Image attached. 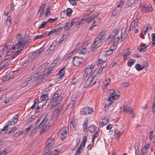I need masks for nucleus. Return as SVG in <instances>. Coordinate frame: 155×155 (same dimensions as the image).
I'll use <instances>...</instances> for the list:
<instances>
[{
	"label": "nucleus",
	"mask_w": 155,
	"mask_h": 155,
	"mask_svg": "<svg viewBox=\"0 0 155 155\" xmlns=\"http://www.w3.org/2000/svg\"><path fill=\"white\" fill-rule=\"evenodd\" d=\"M51 124L50 120L44 115L39 117L35 123V126L31 131V134H34L38 129H40V135L47 132Z\"/></svg>",
	"instance_id": "f257e3e1"
},
{
	"label": "nucleus",
	"mask_w": 155,
	"mask_h": 155,
	"mask_svg": "<svg viewBox=\"0 0 155 155\" xmlns=\"http://www.w3.org/2000/svg\"><path fill=\"white\" fill-rule=\"evenodd\" d=\"M46 143L44 153L45 155H50L51 153L50 150L54 143V140L53 139H49L47 141Z\"/></svg>",
	"instance_id": "f03ea898"
},
{
	"label": "nucleus",
	"mask_w": 155,
	"mask_h": 155,
	"mask_svg": "<svg viewBox=\"0 0 155 155\" xmlns=\"http://www.w3.org/2000/svg\"><path fill=\"white\" fill-rule=\"evenodd\" d=\"M62 92L60 90H58L56 91L55 93L53 96V99H55L52 104L54 107L56 106L59 104L63 98V96H61Z\"/></svg>",
	"instance_id": "7ed1b4c3"
},
{
	"label": "nucleus",
	"mask_w": 155,
	"mask_h": 155,
	"mask_svg": "<svg viewBox=\"0 0 155 155\" xmlns=\"http://www.w3.org/2000/svg\"><path fill=\"white\" fill-rule=\"evenodd\" d=\"M43 65L40 66L39 68V71L38 72L42 77L41 79H45L48 75L50 74L48 68L43 67Z\"/></svg>",
	"instance_id": "20e7f679"
},
{
	"label": "nucleus",
	"mask_w": 155,
	"mask_h": 155,
	"mask_svg": "<svg viewBox=\"0 0 155 155\" xmlns=\"http://www.w3.org/2000/svg\"><path fill=\"white\" fill-rule=\"evenodd\" d=\"M30 42V39H23L22 38H21L19 39L18 42L17 44V46L18 48H23L25 47V44H28Z\"/></svg>",
	"instance_id": "39448f33"
},
{
	"label": "nucleus",
	"mask_w": 155,
	"mask_h": 155,
	"mask_svg": "<svg viewBox=\"0 0 155 155\" xmlns=\"http://www.w3.org/2000/svg\"><path fill=\"white\" fill-rule=\"evenodd\" d=\"M95 71H94V72L91 74V76L88 77L85 81L84 85V88L88 87L91 84L93 80L96 75V74H95Z\"/></svg>",
	"instance_id": "423d86ee"
},
{
	"label": "nucleus",
	"mask_w": 155,
	"mask_h": 155,
	"mask_svg": "<svg viewBox=\"0 0 155 155\" xmlns=\"http://www.w3.org/2000/svg\"><path fill=\"white\" fill-rule=\"evenodd\" d=\"M12 59L11 58H6L3 60L0 63V70L3 68H5L8 67L10 64V60Z\"/></svg>",
	"instance_id": "0eeeda50"
},
{
	"label": "nucleus",
	"mask_w": 155,
	"mask_h": 155,
	"mask_svg": "<svg viewBox=\"0 0 155 155\" xmlns=\"http://www.w3.org/2000/svg\"><path fill=\"white\" fill-rule=\"evenodd\" d=\"M110 94L108 98V100H110L111 98L116 100L120 97V93L119 92H117L112 89H110Z\"/></svg>",
	"instance_id": "6e6552de"
},
{
	"label": "nucleus",
	"mask_w": 155,
	"mask_h": 155,
	"mask_svg": "<svg viewBox=\"0 0 155 155\" xmlns=\"http://www.w3.org/2000/svg\"><path fill=\"white\" fill-rule=\"evenodd\" d=\"M93 108L89 107H85L82 108L80 111V113L82 115H86L89 114H92L94 111L92 110Z\"/></svg>",
	"instance_id": "1a4fd4ad"
},
{
	"label": "nucleus",
	"mask_w": 155,
	"mask_h": 155,
	"mask_svg": "<svg viewBox=\"0 0 155 155\" xmlns=\"http://www.w3.org/2000/svg\"><path fill=\"white\" fill-rule=\"evenodd\" d=\"M84 62V60L83 58L78 56L74 57L73 59V64L75 66H79Z\"/></svg>",
	"instance_id": "9d476101"
},
{
	"label": "nucleus",
	"mask_w": 155,
	"mask_h": 155,
	"mask_svg": "<svg viewBox=\"0 0 155 155\" xmlns=\"http://www.w3.org/2000/svg\"><path fill=\"white\" fill-rule=\"evenodd\" d=\"M123 111L124 113H127L129 114H133L134 112V109L131 107L124 105Z\"/></svg>",
	"instance_id": "9b49d317"
},
{
	"label": "nucleus",
	"mask_w": 155,
	"mask_h": 155,
	"mask_svg": "<svg viewBox=\"0 0 155 155\" xmlns=\"http://www.w3.org/2000/svg\"><path fill=\"white\" fill-rule=\"evenodd\" d=\"M41 78L42 77L37 72L34 74L29 78H28L29 79V80L31 83L34 81H36Z\"/></svg>",
	"instance_id": "f8f14e48"
},
{
	"label": "nucleus",
	"mask_w": 155,
	"mask_h": 155,
	"mask_svg": "<svg viewBox=\"0 0 155 155\" xmlns=\"http://www.w3.org/2000/svg\"><path fill=\"white\" fill-rule=\"evenodd\" d=\"M56 64V62L54 63V61L48 68L49 72H50V74L54 73L57 70L55 69V68H56V67H55Z\"/></svg>",
	"instance_id": "ddd939ff"
},
{
	"label": "nucleus",
	"mask_w": 155,
	"mask_h": 155,
	"mask_svg": "<svg viewBox=\"0 0 155 155\" xmlns=\"http://www.w3.org/2000/svg\"><path fill=\"white\" fill-rule=\"evenodd\" d=\"M140 10L143 12L147 13L150 12L153 9L151 7H150L148 6H143L142 4H140Z\"/></svg>",
	"instance_id": "4468645a"
},
{
	"label": "nucleus",
	"mask_w": 155,
	"mask_h": 155,
	"mask_svg": "<svg viewBox=\"0 0 155 155\" xmlns=\"http://www.w3.org/2000/svg\"><path fill=\"white\" fill-rule=\"evenodd\" d=\"M120 31L119 30L115 29L111 33L110 35L108 37L107 39L108 40H111V39L110 40V38H113L115 36L117 35L118 34V33Z\"/></svg>",
	"instance_id": "2eb2a0df"
},
{
	"label": "nucleus",
	"mask_w": 155,
	"mask_h": 155,
	"mask_svg": "<svg viewBox=\"0 0 155 155\" xmlns=\"http://www.w3.org/2000/svg\"><path fill=\"white\" fill-rule=\"evenodd\" d=\"M17 44L15 45H13L12 47H11L9 50L7 52V55L10 56L11 54L16 50V49H18L19 48H17Z\"/></svg>",
	"instance_id": "dca6fc26"
},
{
	"label": "nucleus",
	"mask_w": 155,
	"mask_h": 155,
	"mask_svg": "<svg viewBox=\"0 0 155 155\" xmlns=\"http://www.w3.org/2000/svg\"><path fill=\"white\" fill-rule=\"evenodd\" d=\"M148 46V45L147 46L145 44H143L137 47V49L140 52H145Z\"/></svg>",
	"instance_id": "f3484780"
},
{
	"label": "nucleus",
	"mask_w": 155,
	"mask_h": 155,
	"mask_svg": "<svg viewBox=\"0 0 155 155\" xmlns=\"http://www.w3.org/2000/svg\"><path fill=\"white\" fill-rule=\"evenodd\" d=\"M45 4H43L41 5L39 7V8L38 11V12H40L39 17H41L42 15L44 14L45 9L46 7Z\"/></svg>",
	"instance_id": "a211bd4d"
},
{
	"label": "nucleus",
	"mask_w": 155,
	"mask_h": 155,
	"mask_svg": "<svg viewBox=\"0 0 155 155\" xmlns=\"http://www.w3.org/2000/svg\"><path fill=\"white\" fill-rule=\"evenodd\" d=\"M63 106V104L58 105L57 108H55V110L53 112V114H56L58 115L59 113L61 110L62 109Z\"/></svg>",
	"instance_id": "6ab92c4d"
},
{
	"label": "nucleus",
	"mask_w": 155,
	"mask_h": 155,
	"mask_svg": "<svg viewBox=\"0 0 155 155\" xmlns=\"http://www.w3.org/2000/svg\"><path fill=\"white\" fill-rule=\"evenodd\" d=\"M105 33V31H103L101 32L98 35V36L95 38V39L96 40V41L101 42V40H102L103 36L104 35Z\"/></svg>",
	"instance_id": "aec40b11"
},
{
	"label": "nucleus",
	"mask_w": 155,
	"mask_h": 155,
	"mask_svg": "<svg viewBox=\"0 0 155 155\" xmlns=\"http://www.w3.org/2000/svg\"><path fill=\"white\" fill-rule=\"evenodd\" d=\"M60 33V29L57 28L51 31H49L48 34V36L51 34L54 33L55 34H59Z\"/></svg>",
	"instance_id": "412c9836"
},
{
	"label": "nucleus",
	"mask_w": 155,
	"mask_h": 155,
	"mask_svg": "<svg viewBox=\"0 0 155 155\" xmlns=\"http://www.w3.org/2000/svg\"><path fill=\"white\" fill-rule=\"evenodd\" d=\"M11 150V147H10L5 148L2 152H1L0 153V155H1V154L5 155L6 154H8V153Z\"/></svg>",
	"instance_id": "4be33fe9"
},
{
	"label": "nucleus",
	"mask_w": 155,
	"mask_h": 155,
	"mask_svg": "<svg viewBox=\"0 0 155 155\" xmlns=\"http://www.w3.org/2000/svg\"><path fill=\"white\" fill-rule=\"evenodd\" d=\"M16 72V71H10L7 75L6 79H7V80H8L10 78H13L15 75L14 73Z\"/></svg>",
	"instance_id": "5701e85b"
},
{
	"label": "nucleus",
	"mask_w": 155,
	"mask_h": 155,
	"mask_svg": "<svg viewBox=\"0 0 155 155\" xmlns=\"http://www.w3.org/2000/svg\"><path fill=\"white\" fill-rule=\"evenodd\" d=\"M22 48H20L18 49H16V50H18L16 51V52L14 54V55L11 58V59H13L15 58L19 54V53L21 51Z\"/></svg>",
	"instance_id": "b1692460"
},
{
	"label": "nucleus",
	"mask_w": 155,
	"mask_h": 155,
	"mask_svg": "<svg viewBox=\"0 0 155 155\" xmlns=\"http://www.w3.org/2000/svg\"><path fill=\"white\" fill-rule=\"evenodd\" d=\"M9 42H7L4 46L2 48L3 51L2 52V54H4L5 53L7 52V50L9 48V47H8Z\"/></svg>",
	"instance_id": "393cba45"
},
{
	"label": "nucleus",
	"mask_w": 155,
	"mask_h": 155,
	"mask_svg": "<svg viewBox=\"0 0 155 155\" xmlns=\"http://www.w3.org/2000/svg\"><path fill=\"white\" fill-rule=\"evenodd\" d=\"M40 103V102L38 103L37 104L36 109L35 110V113H39L42 110L43 105H39Z\"/></svg>",
	"instance_id": "a878e982"
},
{
	"label": "nucleus",
	"mask_w": 155,
	"mask_h": 155,
	"mask_svg": "<svg viewBox=\"0 0 155 155\" xmlns=\"http://www.w3.org/2000/svg\"><path fill=\"white\" fill-rule=\"evenodd\" d=\"M97 129V127L94 125L90 126L88 127V130L91 133H94L95 132Z\"/></svg>",
	"instance_id": "bb28decb"
},
{
	"label": "nucleus",
	"mask_w": 155,
	"mask_h": 155,
	"mask_svg": "<svg viewBox=\"0 0 155 155\" xmlns=\"http://www.w3.org/2000/svg\"><path fill=\"white\" fill-rule=\"evenodd\" d=\"M109 121V119L106 118H104L102 119L100 121V123H101V125L102 126L106 125L107 124Z\"/></svg>",
	"instance_id": "cd10ccee"
},
{
	"label": "nucleus",
	"mask_w": 155,
	"mask_h": 155,
	"mask_svg": "<svg viewBox=\"0 0 155 155\" xmlns=\"http://www.w3.org/2000/svg\"><path fill=\"white\" fill-rule=\"evenodd\" d=\"M94 9L93 10H91V9H89L86 11L84 14L83 17L85 18H86L89 15L91 14L92 12L94 11Z\"/></svg>",
	"instance_id": "c85d7f7f"
},
{
	"label": "nucleus",
	"mask_w": 155,
	"mask_h": 155,
	"mask_svg": "<svg viewBox=\"0 0 155 155\" xmlns=\"http://www.w3.org/2000/svg\"><path fill=\"white\" fill-rule=\"evenodd\" d=\"M29 79L28 78L25 81L23 82L21 84V86L24 87L26 86L27 84H31V83Z\"/></svg>",
	"instance_id": "c756f323"
},
{
	"label": "nucleus",
	"mask_w": 155,
	"mask_h": 155,
	"mask_svg": "<svg viewBox=\"0 0 155 155\" xmlns=\"http://www.w3.org/2000/svg\"><path fill=\"white\" fill-rule=\"evenodd\" d=\"M148 147L146 145L143 147L141 150V153H142V155H144V154H146L148 151Z\"/></svg>",
	"instance_id": "7c9ffc66"
},
{
	"label": "nucleus",
	"mask_w": 155,
	"mask_h": 155,
	"mask_svg": "<svg viewBox=\"0 0 155 155\" xmlns=\"http://www.w3.org/2000/svg\"><path fill=\"white\" fill-rule=\"evenodd\" d=\"M101 22V19L99 17L96 18L93 22V24L96 26H99Z\"/></svg>",
	"instance_id": "2f4dec72"
},
{
	"label": "nucleus",
	"mask_w": 155,
	"mask_h": 155,
	"mask_svg": "<svg viewBox=\"0 0 155 155\" xmlns=\"http://www.w3.org/2000/svg\"><path fill=\"white\" fill-rule=\"evenodd\" d=\"M135 67L138 71H140L143 70L144 68V66H141L140 64H137Z\"/></svg>",
	"instance_id": "473e14b6"
},
{
	"label": "nucleus",
	"mask_w": 155,
	"mask_h": 155,
	"mask_svg": "<svg viewBox=\"0 0 155 155\" xmlns=\"http://www.w3.org/2000/svg\"><path fill=\"white\" fill-rule=\"evenodd\" d=\"M101 44V42L98 41H96L95 39L94 42L92 44V45L94 46L95 48L97 49L98 47L100 46Z\"/></svg>",
	"instance_id": "72a5a7b5"
},
{
	"label": "nucleus",
	"mask_w": 155,
	"mask_h": 155,
	"mask_svg": "<svg viewBox=\"0 0 155 155\" xmlns=\"http://www.w3.org/2000/svg\"><path fill=\"white\" fill-rule=\"evenodd\" d=\"M99 130V129L98 128V130L96 131V133H94L93 136V138L92 140V141L93 143H94L95 139L98 137L99 136V134L98 131Z\"/></svg>",
	"instance_id": "f704fd0d"
},
{
	"label": "nucleus",
	"mask_w": 155,
	"mask_h": 155,
	"mask_svg": "<svg viewBox=\"0 0 155 155\" xmlns=\"http://www.w3.org/2000/svg\"><path fill=\"white\" fill-rule=\"evenodd\" d=\"M87 123H88V120L86 119L85 120L83 124V130L84 132H85V131H87Z\"/></svg>",
	"instance_id": "c9c22d12"
},
{
	"label": "nucleus",
	"mask_w": 155,
	"mask_h": 155,
	"mask_svg": "<svg viewBox=\"0 0 155 155\" xmlns=\"http://www.w3.org/2000/svg\"><path fill=\"white\" fill-rule=\"evenodd\" d=\"M140 18V17H139L138 18L136 17V19H137V20L135 19L134 20L132 21L131 23V25H134V26H135L136 27L137 25V23L138 21V20Z\"/></svg>",
	"instance_id": "e433bc0d"
},
{
	"label": "nucleus",
	"mask_w": 155,
	"mask_h": 155,
	"mask_svg": "<svg viewBox=\"0 0 155 155\" xmlns=\"http://www.w3.org/2000/svg\"><path fill=\"white\" fill-rule=\"evenodd\" d=\"M65 69V67H64L61 69L59 71V74L60 75V76H59L60 78H62L63 76L64 75V73H65V71H64V70Z\"/></svg>",
	"instance_id": "4c0bfd02"
},
{
	"label": "nucleus",
	"mask_w": 155,
	"mask_h": 155,
	"mask_svg": "<svg viewBox=\"0 0 155 155\" xmlns=\"http://www.w3.org/2000/svg\"><path fill=\"white\" fill-rule=\"evenodd\" d=\"M68 131V127H64L61 131V132L64 134H67V133Z\"/></svg>",
	"instance_id": "58836bf2"
},
{
	"label": "nucleus",
	"mask_w": 155,
	"mask_h": 155,
	"mask_svg": "<svg viewBox=\"0 0 155 155\" xmlns=\"http://www.w3.org/2000/svg\"><path fill=\"white\" fill-rule=\"evenodd\" d=\"M11 18L10 16H8L7 18V19L6 20V23L7 26H9L11 23Z\"/></svg>",
	"instance_id": "ea45409f"
},
{
	"label": "nucleus",
	"mask_w": 155,
	"mask_h": 155,
	"mask_svg": "<svg viewBox=\"0 0 155 155\" xmlns=\"http://www.w3.org/2000/svg\"><path fill=\"white\" fill-rule=\"evenodd\" d=\"M136 60L135 59H131V60H129L127 62V65L128 66L131 67L135 62Z\"/></svg>",
	"instance_id": "a19ab883"
},
{
	"label": "nucleus",
	"mask_w": 155,
	"mask_h": 155,
	"mask_svg": "<svg viewBox=\"0 0 155 155\" xmlns=\"http://www.w3.org/2000/svg\"><path fill=\"white\" fill-rule=\"evenodd\" d=\"M59 137L62 140H64L67 137V134H64L60 132L59 134Z\"/></svg>",
	"instance_id": "79ce46f5"
},
{
	"label": "nucleus",
	"mask_w": 155,
	"mask_h": 155,
	"mask_svg": "<svg viewBox=\"0 0 155 155\" xmlns=\"http://www.w3.org/2000/svg\"><path fill=\"white\" fill-rule=\"evenodd\" d=\"M93 71V70H90L88 68H87L85 71V73L86 76H88L92 73Z\"/></svg>",
	"instance_id": "37998d69"
},
{
	"label": "nucleus",
	"mask_w": 155,
	"mask_h": 155,
	"mask_svg": "<svg viewBox=\"0 0 155 155\" xmlns=\"http://www.w3.org/2000/svg\"><path fill=\"white\" fill-rule=\"evenodd\" d=\"M87 140V137L86 136H84L83 138V142H81L82 143V146L83 147H84L85 146Z\"/></svg>",
	"instance_id": "c03bdc74"
},
{
	"label": "nucleus",
	"mask_w": 155,
	"mask_h": 155,
	"mask_svg": "<svg viewBox=\"0 0 155 155\" xmlns=\"http://www.w3.org/2000/svg\"><path fill=\"white\" fill-rule=\"evenodd\" d=\"M60 153V150L59 149L54 150L52 151L51 155H58Z\"/></svg>",
	"instance_id": "a18cd8bd"
},
{
	"label": "nucleus",
	"mask_w": 155,
	"mask_h": 155,
	"mask_svg": "<svg viewBox=\"0 0 155 155\" xmlns=\"http://www.w3.org/2000/svg\"><path fill=\"white\" fill-rule=\"evenodd\" d=\"M72 12V10L71 8H68L67 9L66 12L67 15L70 17L71 15V14Z\"/></svg>",
	"instance_id": "49530a36"
},
{
	"label": "nucleus",
	"mask_w": 155,
	"mask_h": 155,
	"mask_svg": "<svg viewBox=\"0 0 155 155\" xmlns=\"http://www.w3.org/2000/svg\"><path fill=\"white\" fill-rule=\"evenodd\" d=\"M122 134V133L118 130H116L114 131V134L116 136V137H119Z\"/></svg>",
	"instance_id": "de8ad7c7"
},
{
	"label": "nucleus",
	"mask_w": 155,
	"mask_h": 155,
	"mask_svg": "<svg viewBox=\"0 0 155 155\" xmlns=\"http://www.w3.org/2000/svg\"><path fill=\"white\" fill-rule=\"evenodd\" d=\"M48 97V95L45 94H43L41 95L40 99L41 101H45L46 100V98Z\"/></svg>",
	"instance_id": "09e8293b"
},
{
	"label": "nucleus",
	"mask_w": 155,
	"mask_h": 155,
	"mask_svg": "<svg viewBox=\"0 0 155 155\" xmlns=\"http://www.w3.org/2000/svg\"><path fill=\"white\" fill-rule=\"evenodd\" d=\"M17 130V128L16 127H14L12 129L10 130L8 132L9 135H10L12 134H13L15 131Z\"/></svg>",
	"instance_id": "8fccbe9b"
},
{
	"label": "nucleus",
	"mask_w": 155,
	"mask_h": 155,
	"mask_svg": "<svg viewBox=\"0 0 155 155\" xmlns=\"http://www.w3.org/2000/svg\"><path fill=\"white\" fill-rule=\"evenodd\" d=\"M48 23V22L47 21H43L42 23L39 26L38 28L40 29V28H44Z\"/></svg>",
	"instance_id": "3c124183"
},
{
	"label": "nucleus",
	"mask_w": 155,
	"mask_h": 155,
	"mask_svg": "<svg viewBox=\"0 0 155 155\" xmlns=\"http://www.w3.org/2000/svg\"><path fill=\"white\" fill-rule=\"evenodd\" d=\"M84 46L82 47V49L79 52V53H81V54H86L87 53V50L85 48H84Z\"/></svg>",
	"instance_id": "603ef678"
},
{
	"label": "nucleus",
	"mask_w": 155,
	"mask_h": 155,
	"mask_svg": "<svg viewBox=\"0 0 155 155\" xmlns=\"http://www.w3.org/2000/svg\"><path fill=\"white\" fill-rule=\"evenodd\" d=\"M152 40L153 41L152 43L153 45H155V33H152L151 35Z\"/></svg>",
	"instance_id": "864d4df0"
},
{
	"label": "nucleus",
	"mask_w": 155,
	"mask_h": 155,
	"mask_svg": "<svg viewBox=\"0 0 155 155\" xmlns=\"http://www.w3.org/2000/svg\"><path fill=\"white\" fill-rule=\"evenodd\" d=\"M55 100V99H53L52 97L51 99L50 98L48 99L47 100L46 103H48L47 105H48L49 104L53 102Z\"/></svg>",
	"instance_id": "5fc2aeb1"
},
{
	"label": "nucleus",
	"mask_w": 155,
	"mask_h": 155,
	"mask_svg": "<svg viewBox=\"0 0 155 155\" xmlns=\"http://www.w3.org/2000/svg\"><path fill=\"white\" fill-rule=\"evenodd\" d=\"M119 10L117 9H116L115 10H114L113 11V12L112 13V16H114L116 15L117 14H118V13L119 12Z\"/></svg>",
	"instance_id": "6e6d98bb"
},
{
	"label": "nucleus",
	"mask_w": 155,
	"mask_h": 155,
	"mask_svg": "<svg viewBox=\"0 0 155 155\" xmlns=\"http://www.w3.org/2000/svg\"><path fill=\"white\" fill-rule=\"evenodd\" d=\"M57 18H55L52 19L51 18H49L48 20L47 21V22L49 23H53L57 19Z\"/></svg>",
	"instance_id": "4d7b16f0"
},
{
	"label": "nucleus",
	"mask_w": 155,
	"mask_h": 155,
	"mask_svg": "<svg viewBox=\"0 0 155 155\" xmlns=\"http://www.w3.org/2000/svg\"><path fill=\"white\" fill-rule=\"evenodd\" d=\"M85 18V19L86 21H87L88 23H90L94 19H92L91 16L90 18Z\"/></svg>",
	"instance_id": "13d9d810"
},
{
	"label": "nucleus",
	"mask_w": 155,
	"mask_h": 155,
	"mask_svg": "<svg viewBox=\"0 0 155 155\" xmlns=\"http://www.w3.org/2000/svg\"><path fill=\"white\" fill-rule=\"evenodd\" d=\"M37 117V116L36 115H32L31 116V117L28 119V122H30L32 121V120L36 118Z\"/></svg>",
	"instance_id": "bf43d9fd"
},
{
	"label": "nucleus",
	"mask_w": 155,
	"mask_h": 155,
	"mask_svg": "<svg viewBox=\"0 0 155 155\" xmlns=\"http://www.w3.org/2000/svg\"><path fill=\"white\" fill-rule=\"evenodd\" d=\"M75 103L74 101H72V102L69 104L67 108L71 109L73 106L74 104Z\"/></svg>",
	"instance_id": "052dcab7"
},
{
	"label": "nucleus",
	"mask_w": 155,
	"mask_h": 155,
	"mask_svg": "<svg viewBox=\"0 0 155 155\" xmlns=\"http://www.w3.org/2000/svg\"><path fill=\"white\" fill-rule=\"evenodd\" d=\"M146 28V31H148L149 30H151L152 29V27L151 25L150 24H148L145 26Z\"/></svg>",
	"instance_id": "680f3d73"
},
{
	"label": "nucleus",
	"mask_w": 155,
	"mask_h": 155,
	"mask_svg": "<svg viewBox=\"0 0 155 155\" xmlns=\"http://www.w3.org/2000/svg\"><path fill=\"white\" fill-rule=\"evenodd\" d=\"M70 28H69L68 27H64V30L65 32V35H66V36L68 35L69 33L68 31V30H69Z\"/></svg>",
	"instance_id": "e2e57ef3"
},
{
	"label": "nucleus",
	"mask_w": 155,
	"mask_h": 155,
	"mask_svg": "<svg viewBox=\"0 0 155 155\" xmlns=\"http://www.w3.org/2000/svg\"><path fill=\"white\" fill-rule=\"evenodd\" d=\"M107 66V64H105V66H103L102 65H101V66L99 70L98 73V74H101L102 71L103 70L104 68L106 67Z\"/></svg>",
	"instance_id": "0e129e2a"
},
{
	"label": "nucleus",
	"mask_w": 155,
	"mask_h": 155,
	"mask_svg": "<svg viewBox=\"0 0 155 155\" xmlns=\"http://www.w3.org/2000/svg\"><path fill=\"white\" fill-rule=\"evenodd\" d=\"M30 59H28L25 60L23 62V65L25 66H26L27 64L29 63V62L30 61Z\"/></svg>",
	"instance_id": "69168bd1"
},
{
	"label": "nucleus",
	"mask_w": 155,
	"mask_h": 155,
	"mask_svg": "<svg viewBox=\"0 0 155 155\" xmlns=\"http://www.w3.org/2000/svg\"><path fill=\"white\" fill-rule=\"evenodd\" d=\"M147 32V31L146 30L144 31V32H141V35H140V37L143 39H144L145 37H144V35H146V33Z\"/></svg>",
	"instance_id": "338daca9"
},
{
	"label": "nucleus",
	"mask_w": 155,
	"mask_h": 155,
	"mask_svg": "<svg viewBox=\"0 0 155 155\" xmlns=\"http://www.w3.org/2000/svg\"><path fill=\"white\" fill-rule=\"evenodd\" d=\"M70 4L73 6H75L77 4L74 0H69Z\"/></svg>",
	"instance_id": "774afa93"
}]
</instances>
